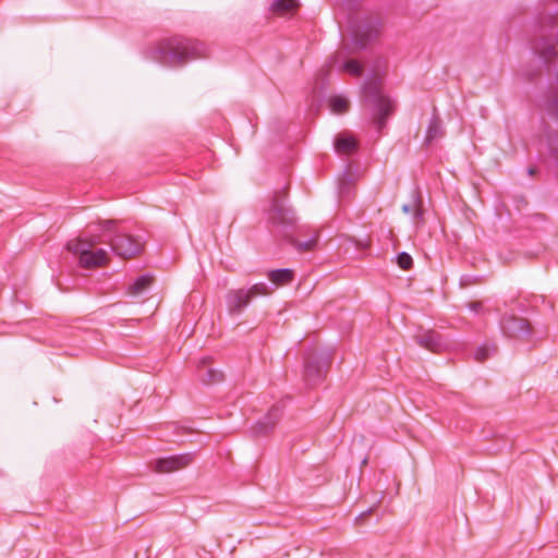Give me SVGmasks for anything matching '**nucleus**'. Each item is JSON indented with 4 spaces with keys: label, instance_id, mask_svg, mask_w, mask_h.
<instances>
[{
    "label": "nucleus",
    "instance_id": "21",
    "mask_svg": "<svg viewBox=\"0 0 558 558\" xmlns=\"http://www.w3.org/2000/svg\"><path fill=\"white\" fill-rule=\"evenodd\" d=\"M247 290H248V293L252 299L257 298V296H266V295L271 294V292H272L269 289V287L264 282L256 283Z\"/></svg>",
    "mask_w": 558,
    "mask_h": 558
},
{
    "label": "nucleus",
    "instance_id": "20",
    "mask_svg": "<svg viewBox=\"0 0 558 558\" xmlns=\"http://www.w3.org/2000/svg\"><path fill=\"white\" fill-rule=\"evenodd\" d=\"M497 351V347L496 345H482V347H478L474 353V357L476 361L478 362H483L485 361L486 359H488L493 353H495Z\"/></svg>",
    "mask_w": 558,
    "mask_h": 558
},
{
    "label": "nucleus",
    "instance_id": "7",
    "mask_svg": "<svg viewBox=\"0 0 558 558\" xmlns=\"http://www.w3.org/2000/svg\"><path fill=\"white\" fill-rule=\"evenodd\" d=\"M269 220L274 225H293L295 222V216L291 208L287 207L283 199L275 197L269 210Z\"/></svg>",
    "mask_w": 558,
    "mask_h": 558
},
{
    "label": "nucleus",
    "instance_id": "6",
    "mask_svg": "<svg viewBox=\"0 0 558 558\" xmlns=\"http://www.w3.org/2000/svg\"><path fill=\"white\" fill-rule=\"evenodd\" d=\"M501 329L509 338L526 339L531 332L530 323L521 317L510 316L502 320Z\"/></svg>",
    "mask_w": 558,
    "mask_h": 558
},
{
    "label": "nucleus",
    "instance_id": "5",
    "mask_svg": "<svg viewBox=\"0 0 558 558\" xmlns=\"http://www.w3.org/2000/svg\"><path fill=\"white\" fill-rule=\"evenodd\" d=\"M194 461V453L186 452L167 458H159L151 462L154 472L165 474L187 468Z\"/></svg>",
    "mask_w": 558,
    "mask_h": 558
},
{
    "label": "nucleus",
    "instance_id": "27",
    "mask_svg": "<svg viewBox=\"0 0 558 558\" xmlns=\"http://www.w3.org/2000/svg\"><path fill=\"white\" fill-rule=\"evenodd\" d=\"M402 210L407 214L411 213V206L410 205H403Z\"/></svg>",
    "mask_w": 558,
    "mask_h": 558
},
{
    "label": "nucleus",
    "instance_id": "10",
    "mask_svg": "<svg viewBox=\"0 0 558 558\" xmlns=\"http://www.w3.org/2000/svg\"><path fill=\"white\" fill-rule=\"evenodd\" d=\"M417 344L422 348H425L432 352H440L445 349V343L441 339V336L433 330H428L422 335H417L415 337Z\"/></svg>",
    "mask_w": 558,
    "mask_h": 558
},
{
    "label": "nucleus",
    "instance_id": "22",
    "mask_svg": "<svg viewBox=\"0 0 558 558\" xmlns=\"http://www.w3.org/2000/svg\"><path fill=\"white\" fill-rule=\"evenodd\" d=\"M377 34V31H373L372 33H367L364 31L359 29V32L355 34L354 44L357 49H362L366 46L367 40L371 39L373 36Z\"/></svg>",
    "mask_w": 558,
    "mask_h": 558
},
{
    "label": "nucleus",
    "instance_id": "15",
    "mask_svg": "<svg viewBox=\"0 0 558 558\" xmlns=\"http://www.w3.org/2000/svg\"><path fill=\"white\" fill-rule=\"evenodd\" d=\"M442 130L440 120L437 117H433L429 121L426 136H425V143L432 144L434 141L440 138L442 136Z\"/></svg>",
    "mask_w": 558,
    "mask_h": 558
},
{
    "label": "nucleus",
    "instance_id": "4",
    "mask_svg": "<svg viewBox=\"0 0 558 558\" xmlns=\"http://www.w3.org/2000/svg\"><path fill=\"white\" fill-rule=\"evenodd\" d=\"M330 361L327 355L314 353L305 361L304 379L308 386L318 385L326 376Z\"/></svg>",
    "mask_w": 558,
    "mask_h": 558
},
{
    "label": "nucleus",
    "instance_id": "17",
    "mask_svg": "<svg viewBox=\"0 0 558 558\" xmlns=\"http://www.w3.org/2000/svg\"><path fill=\"white\" fill-rule=\"evenodd\" d=\"M329 107L333 113L341 114L349 110L350 102L341 96H333L329 99Z\"/></svg>",
    "mask_w": 558,
    "mask_h": 558
},
{
    "label": "nucleus",
    "instance_id": "8",
    "mask_svg": "<svg viewBox=\"0 0 558 558\" xmlns=\"http://www.w3.org/2000/svg\"><path fill=\"white\" fill-rule=\"evenodd\" d=\"M198 379L207 385L217 384L223 380V373L213 367L211 359L205 356L198 360L196 364Z\"/></svg>",
    "mask_w": 558,
    "mask_h": 558
},
{
    "label": "nucleus",
    "instance_id": "18",
    "mask_svg": "<svg viewBox=\"0 0 558 558\" xmlns=\"http://www.w3.org/2000/svg\"><path fill=\"white\" fill-rule=\"evenodd\" d=\"M318 242V233L315 232L308 240L306 241H298L292 240V244L296 247L299 252H310L313 251Z\"/></svg>",
    "mask_w": 558,
    "mask_h": 558
},
{
    "label": "nucleus",
    "instance_id": "11",
    "mask_svg": "<svg viewBox=\"0 0 558 558\" xmlns=\"http://www.w3.org/2000/svg\"><path fill=\"white\" fill-rule=\"evenodd\" d=\"M357 148V143L350 135H338L335 140V149L338 154L351 155Z\"/></svg>",
    "mask_w": 558,
    "mask_h": 558
},
{
    "label": "nucleus",
    "instance_id": "23",
    "mask_svg": "<svg viewBox=\"0 0 558 558\" xmlns=\"http://www.w3.org/2000/svg\"><path fill=\"white\" fill-rule=\"evenodd\" d=\"M397 263L400 266V268L408 270L412 267L413 259L408 253L402 252L398 255Z\"/></svg>",
    "mask_w": 558,
    "mask_h": 558
},
{
    "label": "nucleus",
    "instance_id": "19",
    "mask_svg": "<svg viewBox=\"0 0 558 558\" xmlns=\"http://www.w3.org/2000/svg\"><path fill=\"white\" fill-rule=\"evenodd\" d=\"M340 70L345 71L353 76H360L363 72L362 65L354 59H349L344 61L340 65Z\"/></svg>",
    "mask_w": 558,
    "mask_h": 558
},
{
    "label": "nucleus",
    "instance_id": "28",
    "mask_svg": "<svg viewBox=\"0 0 558 558\" xmlns=\"http://www.w3.org/2000/svg\"><path fill=\"white\" fill-rule=\"evenodd\" d=\"M343 57H344V53H343L342 51H341V52H339V53L337 54V57H336V61H335V63H337V62L339 61V59H340V58H343Z\"/></svg>",
    "mask_w": 558,
    "mask_h": 558
},
{
    "label": "nucleus",
    "instance_id": "2",
    "mask_svg": "<svg viewBox=\"0 0 558 558\" xmlns=\"http://www.w3.org/2000/svg\"><path fill=\"white\" fill-rule=\"evenodd\" d=\"M159 61L166 65H183L191 59L206 56L203 43L190 38L174 37L165 40L159 48Z\"/></svg>",
    "mask_w": 558,
    "mask_h": 558
},
{
    "label": "nucleus",
    "instance_id": "16",
    "mask_svg": "<svg viewBox=\"0 0 558 558\" xmlns=\"http://www.w3.org/2000/svg\"><path fill=\"white\" fill-rule=\"evenodd\" d=\"M296 8V0H275L271 4V10L279 15L290 13Z\"/></svg>",
    "mask_w": 558,
    "mask_h": 558
},
{
    "label": "nucleus",
    "instance_id": "26",
    "mask_svg": "<svg viewBox=\"0 0 558 558\" xmlns=\"http://www.w3.org/2000/svg\"><path fill=\"white\" fill-rule=\"evenodd\" d=\"M553 108L558 113V96L553 101Z\"/></svg>",
    "mask_w": 558,
    "mask_h": 558
},
{
    "label": "nucleus",
    "instance_id": "3",
    "mask_svg": "<svg viewBox=\"0 0 558 558\" xmlns=\"http://www.w3.org/2000/svg\"><path fill=\"white\" fill-rule=\"evenodd\" d=\"M381 76L373 75L366 80L363 86L364 101L372 114V122L380 131L386 119L393 112L392 101L380 90Z\"/></svg>",
    "mask_w": 558,
    "mask_h": 558
},
{
    "label": "nucleus",
    "instance_id": "9",
    "mask_svg": "<svg viewBox=\"0 0 558 558\" xmlns=\"http://www.w3.org/2000/svg\"><path fill=\"white\" fill-rule=\"evenodd\" d=\"M252 298L248 290L236 289L230 290L226 295L227 307L230 314H240L246 307Z\"/></svg>",
    "mask_w": 558,
    "mask_h": 558
},
{
    "label": "nucleus",
    "instance_id": "25",
    "mask_svg": "<svg viewBox=\"0 0 558 558\" xmlns=\"http://www.w3.org/2000/svg\"><path fill=\"white\" fill-rule=\"evenodd\" d=\"M470 307H471L472 311L478 312L480 308L482 307V304L480 302H474V303L470 304Z\"/></svg>",
    "mask_w": 558,
    "mask_h": 558
},
{
    "label": "nucleus",
    "instance_id": "24",
    "mask_svg": "<svg viewBox=\"0 0 558 558\" xmlns=\"http://www.w3.org/2000/svg\"><path fill=\"white\" fill-rule=\"evenodd\" d=\"M269 417H274V420L269 423H266L267 424V428H272L277 422V420L279 418V414H278V410L277 409H274L271 411V413L269 414Z\"/></svg>",
    "mask_w": 558,
    "mask_h": 558
},
{
    "label": "nucleus",
    "instance_id": "12",
    "mask_svg": "<svg viewBox=\"0 0 558 558\" xmlns=\"http://www.w3.org/2000/svg\"><path fill=\"white\" fill-rule=\"evenodd\" d=\"M269 280L276 286H284L293 280V271L291 269H276L268 274Z\"/></svg>",
    "mask_w": 558,
    "mask_h": 558
},
{
    "label": "nucleus",
    "instance_id": "13",
    "mask_svg": "<svg viewBox=\"0 0 558 558\" xmlns=\"http://www.w3.org/2000/svg\"><path fill=\"white\" fill-rule=\"evenodd\" d=\"M538 54L546 61L550 62L558 57V51L555 44L551 41L544 40L535 47Z\"/></svg>",
    "mask_w": 558,
    "mask_h": 558
},
{
    "label": "nucleus",
    "instance_id": "14",
    "mask_svg": "<svg viewBox=\"0 0 558 558\" xmlns=\"http://www.w3.org/2000/svg\"><path fill=\"white\" fill-rule=\"evenodd\" d=\"M153 282V278L150 276H141L138 277L132 284H130L128 289V293L133 296H137L146 291Z\"/></svg>",
    "mask_w": 558,
    "mask_h": 558
},
{
    "label": "nucleus",
    "instance_id": "29",
    "mask_svg": "<svg viewBox=\"0 0 558 558\" xmlns=\"http://www.w3.org/2000/svg\"><path fill=\"white\" fill-rule=\"evenodd\" d=\"M534 172H535V169H534V168H530V169H529V173H530L531 175H533V174H534Z\"/></svg>",
    "mask_w": 558,
    "mask_h": 558
},
{
    "label": "nucleus",
    "instance_id": "1",
    "mask_svg": "<svg viewBox=\"0 0 558 558\" xmlns=\"http://www.w3.org/2000/svg\"><path fill=\"white\" fill-rule=\"evenodd\" d=\"M99 232L88 236H80L66 243V250L77 256L78 265L83 268H96L108 264L109 254L105 248H96L97 244L108 242L112 251L130 258L138 254L142 244L131 235L118 232V221L112 219L98 222Z\"/></svg>",
    "mask_w": 558,
    "mask_h": 558
}]
</instances>
